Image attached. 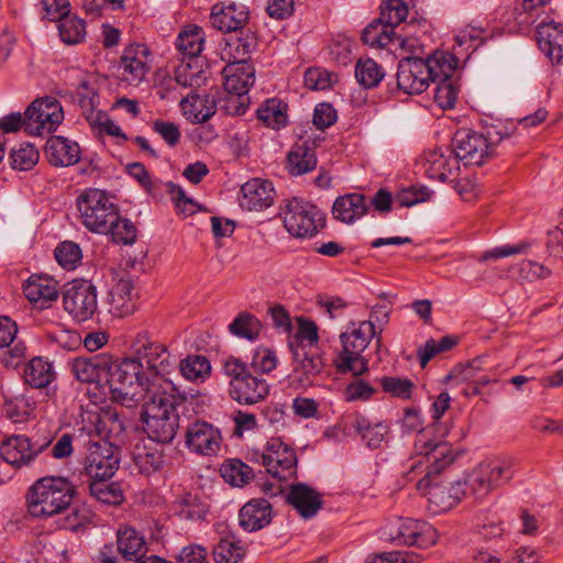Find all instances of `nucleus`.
<instances>
[{
    "label": "nucleus",
    "instance_id": "32",
    "mask_svg": "<svg viewBox=\"0 0 563 563\" xmlns=\"http://www.w3.org/2000/svg\"><path fill=\"white\" fill-rule=\"evenodd\" d=\"M369 205L363 194H346L335 199L332 206L333 218L346 224H352L368 211Z\"/></svg>",
    "mask_w": 563,
    "mask_h": 563
},
{
    "label": "nucleus",
    "instance_id": "54",
    "mask_svg": "<svg viewBox=\"0 0 563 563\" xmlns=\"http://www.w3.org/2000/svg\"><path fill=\"white\" fill-rule=\"evenodd\" d=\"M277 365L278 357L274 350L261 345L253 351L250 366L255 373L268 374L273 372Z\"/></svg>",
    "mask_w": 563,
    "mask_h": 563
},
{
    "label": "nucleus",
    "instance_id": "28",
    "mask_svg": "<svg viewBox=\"0 0 563 563\" xmlns=\"http://www.w3.org/2000/svg\"><path fill=\"white\" fill-rule=\"evenodd\" d=\"M272 521V505L264 498L247 501L239 512V523L244 531L254 532Z\"/></svg>",
    "mask_w": 563,
    "mask_h": 563
},
{
    "label": "nucleus",
    "instance_id": "64",
    "mask_svg": "<svg viewBox=\"0 0 563 563\" xmlns=\"http://www.w3.org/2000/svg\"><path fill=\"white\" fill-rule=\"evenodd\" d=\"M175 80L185 88H192L200 86L201 81L205 80V76L203 73L198 67L195 68L191 63L183 62L175 70Z\"/></svg>",
    "mask_w": 563,
    "mask_h": 563
},
{
    "label": "nucleus",
    "instance_id": "9",
    "mask_svg": "<svg viewBox=\"0 0 563 563\" xmlns=\"http://www.w3.org/2000/svg\"><path fill=\"white\" fill-rule=\"evenodd\" d=\"M222 371L230 378L229 394L240 405H255L269 394L266 379L253 375L249 365L240 358L230 356L223 361Z\"/></svg>",
    "mask_w": 563,
    "mask_h": 563
},
{
    "label": "nucleus",
    "instance_id": "62",
    "mask_svg": "<svg viewBox=\"0 0 563 563\" xmlns=\"http://www.w3.org/2000/svg\"><path fill=\"white\" fill-rule=\"evenodd\" d=\"M7 415L15 422L27 419L34 411V402L26 396H16L4 404Z\"/></svg>",
    "mask_w": 563,
    "mask_h": 563
},
{
    "label": "nucleus",
    "instance_id": "17",
    "mask_svg": "<svg viewBox=\"0 0 563 563\" xmlns=\"http://www.w3.org/2000/svg\"><path fill=\"white\" fill-rule=\"evenodd\" d=\"M150 55V49L144 44L128 45L118 64L120 78L130 85L143 81L151 69Z\"/></svg>",
    "mask_w": 563,
    "mask_h": 563
},
{
    "label": "nucleus",
    "instance_id": "33",
    "mask_svg": "<svg viewBox=\"0 0 563 563\" xmlns=\"http://www.w3.org/2000/svg\"><path fill=\"white\" fill-rule=\"evenodd\" d=\"M287 501L303 518L313 517L322 507V499L318 492L310 486L299 483L292 485L287 495Z\"/></svg>",
    "mask_w": 563,
    "mask_h": 563
},
{
    "label": "nucleus",
    "instance_id": "43",
    "mask_svg": "<svg viewBox=\"0 0 563 563\" xmlns=\"http://www.w3.org/2000/svg\"><path fill=\"white\" fill-rule=\"evenodd\" d=\"M108 478H92L89 485L91 497L97 501L115 506L122 503L123 492L118 483H109Z\"/></svg>",
    "mask_w": 563,
    "mask_h": 563
},
{
    "label": "nucleus",
    "instance_id": "57",
    "mask_svg": "<svg viewBox=\"0 0 563 563\" xmlns=\"http://www.w3.org/2000/svg\"><path fill=\"white\" fill-rule=\"evenodd\" d=\"M55 258L65 269H74L81 261V249L75 242L64 241L57 245Z\"/></svg>",
    "mask_w": 563,
    "mask_h": 563
},
{
    "label": "nucleus",
    "instance_id": "4",
    "mask_svg": "<svg viewBox=\"0 0 563 563\" xmlns=\"http://www.w3.org/2000/svg\"><path fill=\"white\" fill-rule=\"evenodd\" d=\"M373 339L378 352L383 345L382 329L376 331L373 321L353 322L350 330L340 334L342 349L333 360L336 372L354 377L368 373L369 358L364 353Z\"/></svg>",
    "mask_w": 563,
    "mask_h": 563
},
{
    "label": "nucleus",
    "instance_id": "38",
    "mask_svg": "<svg viewBox=\"0 0 563 563\" xmlns=\"http://www.w3.org/2000/svg\"><path fill=\"white\" fill-rule=\"evenodd\" d=\"M257 119L273 130L287 124V104L278 99H268L257 109Z\"/></svg>",
    "mask_w": 563,
    "mask_h": 563
},
{
    "label": "nucleus",
    "instance_id": "26",
    "mask_svg": "<svg viewBox=\"0 0 563 563\" xmlns=\"http://www.w3.org/2000/svg\"><path fill=\"white\" fill-rule=\"evenodd\" d=\"M23 292L34 307L46 309L58 298V284L49 276H31L23 286Z\"/></svg>",
    "mask_w": 563,
    "mask_h": 563
},
{
    "label": "nucleus",
    "instance_id": "39",
    "mask_svg": "<svg viewBox=\"0 0 563 563\" xmlns=\"http://www.w3.org/2000/svg\"><path fill=\"white\" fill-rule=\"evenodd\" d=\"M362 40L365 44L379 48L386 47L395 41H400L396 37L395 29L380 21V18L364 29Z\"/></svg>",
    "mask_w": 563,
    "mask_h": 563
},
{
    "label": "nucleus",
    "instance_id": "29",
    "mask_svg": "<svg viewBox=\"0 0 563 563\" xmlns=\"http://www.w3.org/2000/svg\"><path fill=\"white\" fill-rule=\"evenodd\" d=\"M225 92L246 93L255 81V69L245 59L228 64L223 70Z\"/></svg>",
    "mask_w": 563,
    "mask_h": 563
},
{
    "label": "nucleus",
    "instance_id": "7",
    "mask_svg": "<svg viewBox=\"0 0 563 563\" xmlns=\"http://www.w3.org/2000/svg\"><path fill=\"white\" fill-rule=\"evenodd\" d=\"M457 59L449 53L435 52L428 58L408 57L398 64L397 86L408 95H419L439 76L454 74Z\"/></svg>",
    "mask_w": 563,
    "mask_h": 563
},
{
    "label": "nucleus",
    "instance_id": "48",
    "mask_svg": "<svg viewBox=\"0 0 563 563\" xmlns=\"http://www.w3.org/2000/svg\"><path fill=\"white\" fill-rule=\"evenodd\" d=\"M452 76L453 74L439 76V79L437 80L433 98L434 102L442 109L454 108L457 100L460 87Z\"/></svg>",
    "mask_w": 563,
    "mask_h": 563
},
{
    "label": "nucleus",
    "instance_id": "56",
    "mask_svg": "<svg viewBox=\"0 0 563 563\" xmlns=\"http://www.w3.org/2000/svg\"><path fill=\"white\" fill-rule=\"evenodd\" d=\"M181 375L188 380L203 378L210 372V363L205 356H188L179 364Z\"/></svg>",
    "mask_w": 563,
    "mask_h": 563
},
{
    "label": "nucleus",
    "instance_id": "21",
    "mask_svg": "<svg viewBox=\"0 0 563 563\" xmlns=\"http://www.w3.org/2000/svg\"><path fill=\"white\" fill-rule=\"evenodd\" d=\"M317 142L311 137H300L290 148L286 158V169L292 176L312 172L318 164Z\"/></svg>",
    "mask_w": 563,
    "mask_h": 563
},
{
    "label": "nucleus",
    "instance_id": "3",
    "mask_svg": "<svg viewBox=\"0 0 563 563\" xmlns=\"http://www.w3.org/2000/svg\"><path fill=\"white\" fill-rule=\"evenodd\" d=\"M130 349L131 356L152 380V391H174L177 388L173 379L177 374L176 360L165 344L154 340L147 331H141L131 340Z\"/></svg>",
    "mask_w": 563,
    "mask_h": 563
},
{
    "label": "nucleus",
    "instance_id": "40",
    "mask_svg": "<svg viewBox=\"0 0 563 563\" xmlns=\"http://www.w3.org/2000/svg\"><path fill=\"white\" fill-rule=\"evenodd\" d=\"M173 509L176 516L185 520H202L207 512V506L191 493H186L179 496L173 504Z\"/></svg>",
    "mask_w": 563,
    "mask_h": 563
},
{
    "label": "nucleus",
    "instance_id": "16",
    "mask_svg": "<svg viewBox=\"0 0 563 563\" xmlns=\"http://www.w3.org/2000/svg\"><path fill=\"white\" fill-rule=\"evenodd\" d=\"M257 461L266 472L279 481L292 478L297 473L296 452L279 438H271Z\"/></svg>",
    "mask_w": 563,
    "mask_h": 563
},
{
    "label": "nucleus",
    "instance_id": "55",
    "mask_svg": "<svg viewBox=\"0 0 563 563\" xmlns=\"http://www.w3.org/2000/svg\"><path fill=\"white\" fill-rule=\"evenodd\" d=\"M382 389L391 397L404 400L412 397L415 384L409 378H400L396 376H384L380 378Z\"/></svg>",
    "mask_w": 563,
    "mask_h": 563
},
{
    "label": "nucleus",
    "instance_id": "45",
    "mask_svg": "<svg viewBox=\"0 0 563 563\" xmlns=\"http://www.w3.org/2000/svg\"><path fill=\"white\" fill-rule=\"evenodd\" d=\"M462 487L466 489V497H474L482 499L487 496L492 490L489 479L484 473L482 466L478 464L472 472L467 473L463 479L457 481Z\"/></svg>",
    "mask_w": 563,
    "mask_h": 563
},
{
    "label": "nucleus",
    "instance_id": "15",
    "mask_svg": "<svg viewBox=\"0 0 563 563\" xmlns=\"http://www.w3.org/2000/svg\"><path fill=\"white\" fill-rule=\"evenodd\" d=\"M51 444L52 438L40 440L23 434L12 435L2 441L0 455L15 468L27 467L33 465Z\"/></svg>",
    "mask_w": 563,
    "mask_h": 563
},
{
    "label": "nucleus",
    "instance_id": "1",
    "mask_svg": "<svg viewBox=\"0 0 563 563\" xmlns=\"http://www.w3.org/2000/svg\"><path fill=\"white\" fill-rule=\"evenodd\" d=\"M415 450L417 454L424 456L428 463V472L418 481L417 489L428 496L434 512L446 511L466 497V489L457 481L450 485L432 481L433 475L441 473L455 461L456 453L451 444L445 441L434 442L430 440L428 433H422L415 441Z\"/></svg>",
    "mask_w": 563,
    "mask_h": 563
},
{
    "label": "nucleus",
    "instance_id": "8",
    "mask_svg": "<svg viewBox=\"0 0 563 563\" xmlns=\"http://www.w3.org/2000/svg\"><path fill=\"white\" fill-rule=\"evenodd\" d=\"M179 390H161L144 400L143 422L144 430L157 444L173 441L179 427V417L176 407L179 402Z\"/></svg>",
    "mask_w": 563,
    "mask_h": 563
},
{
    "label": "nucleus",
    "instance_id": "60",
    "mask_svg": "<svg viewBox=\"0 0 563 563\" xmlns=\"http://www.w3.org/2000/svg\"><path fill=\"white\" fill-rule=\"evenodd\" d=\"M479 465L487 475L493 489L507 483L514 476L512 467L506 462H489Z\"/></svg>",
    "mask_w": 563,
    "mask_h": 563
},
{
    "label": "nucleus",
    "instance_id": "37",
    "mask_svg": "<svg viewBox=\"0 0 563 563\" xmlns=\"http://www.w3.org/2000/svg\"><path fill=\"white\" fill-rule=\"evenodd\" d=\"M296 362L295 372L301 371L307 377L316 376L323 369L324 363L317 346H307L303 342L291 345Z\"/></svg>",
    "mask_w": 563,
    "mask_h": 563
},
{
    "label": "nucleus",
    "instance_id": "41",
    "mask_svg": "<svg viewBox=\"0 0 563 563\" xmlns=\"http://www.w3.org/2000/svg\"><path fill=\"white\" fill-rule=\"evenodd\" d=\"M353 429L362 437L367 446L376 449L380 446L388 432V427L384 423L371 424L369 421L361 415H355Z\"/></svg>",
    "mask_w": 563,
    "mask_h": 563
},
{
    "label": "nucleus",
    "instance_id": "14",
    "mask_svg": "<svg viewBox=\"0 0 563 563\" xmlns=\"http://www.w3.org/2000/svg\"><path fill=\"white\" fill-rule=\"evenodd\" d=\"M64 120L59 101L54 97L34 100L25 111L24 131L30 135L51 133Z\"/></svg>",
    "mask_w": 563,
    "mask_h": 563
},
{
    "label": "nucleus",
    "instance_id": "42",
    "mask_svg": "<svg viewBox=\"0 0 563 563\" xmlns=\"http://www.w3.org/2000/svg\"><path fill=\"white\" fill-rule=\"evenodd\" d=\"M183 109L188 118L195 123L208 121L216 113V100L208 96H192L191 100L181 101Z\"/></svg>",
    "mask_w": 563,
    "mask_h": 563
},
{
    "label": "nucleus",
    "instance_id": "58",
    "mask_svg": "<svg viewBox=\"0 0 563 563\" xmlns=\"http://www.w3.org/2000/svg\"><path fill=\"white\" fill-rule=\"evenodd\" d=\"M407 15L408 7L404 0H386L379 18L395 29L406 20Z\"/></svg>",
    "mask_w": 563,
    "mask_h": 563
},
{
    "label": "nucleus",
    "instance_id": "30",
    "mask_svg": "<svg viewBox=\"0 0 563 563\" xmlns=\"http://www.w3.org/2000/svg\"><path fill=\"white\" fill-rule=\"evenodd\" d=\"M249 20V11L245 5L230 3L220 8H212L210 22L217 30L228 33L242 29Z\"/></svg>",
    "mask_w": 563,
    "mask_h": 563
},
{
    "label": "nucleus",
    "instance_id": "11",
    "mask_svg": "<svg viewBox=\"0 0 563 563\" xmlns=\"http://www.w3.org/2000/svg\"><path fill=\"white\" fill-rule=\"evenodd\" d=\"M501 136L494 137L490 131L482 134L475 131L460 130L454 134L452 146L454 155L464 165L481 166L495 155L496 145Z\"/></svg>",
    "mask_w": 563,
    "mask_h": 563
},
{
    "label": "nucleus",
    "instance_id": "51",
    "mask_svg": "<svg viewBox=\"0 0 563 563\" xmlns=\"http://www.w3.org/2000/svg\"><path fill=\"white\" fill-rule=\"evenodd\" d=\"M384 75L382 67L372 58L360 59L355 65V77L365 88L376 87Z\"/></svg>",
    "mask_w": 563,
    "mask_h": 563
},
{
    "label": "nucleus",
    "instance_id": "5",
    "mask_svg": "<svg viewBox=\"0 0 563 563\" xmlns=\"http://www.w3.org/2000/svg\"><path fill=\"white\" fill-rule=\"evenodd\" d=\"M76 493V486L67 477H41L26 492L27 512L37 519L62 515L69 509Z\"/></svg>",
    "mask_w": 563,
    "mask_h": 563
},
{
    "label": "nucleus",
    "instance_id": "50",
    "mask_svg": "<svg viewBox=\"0 0 563 563\" xmlns=\"http://www.w3.org/2000/svg\"><path fill=\"white\" fill-rule=\"evenodd\" d=\"M245 554L241 541L232 538H223L213 550V559L217 563H239Z\"/></svg>",
    "mask_w": 563,
    "mask_h": 563
},
{
    "label": "nucleus",
    "instance_id": "6",
    "mask_svg": "<svg viewBox=\"0 0 563 563\" xmlns=\"http://www.w3.org/2000/svg\"><path fill=\"white\" fill-rule=\"evenodd\" d=\"M151 384L152 380L145 375L142 365L132 356L120 362L112 357L106 384L112 401L132 408L159 391H152Z\"/></svg>",
    "mask_w": 563,
    "mask_h": 563
},
{
    "label": "nucleus",
    "instance_id": "2",
    "mask_svg": "<svg viewBox=\"0 0 563 563\" xmlns=\"http://www.w3.org/2000/svg\"><path fill=\"white\" fill-rule=\"evenodd\" d=\"M80 223L91 233L109 235L118 244H133L136 227L122 218L119 208L104 190L87 188L76 198Z\"/></svg>",
    "mask_w": 563,
    "mask_h": 563
},
{
    "label": "nucleus",
    "instance_id": "63",
    "mask_svg": "<svg viewBox=\"0 0 563 563\" xmlns=\"http://www.w3.org/2000/svg\"><path fill=\"white\" fill-rule=\"evenodd\" d=\"M220 109L230 115L244 114L250 106V97L242 92H225L219 100Z\"/></svg>",
    "mask_w": 563,
    "mask_h": 563
},
{
    "label": "nucleus",
    "instance_id": "35",
    "mask_svg": "<svg viewBox=\"0 0 563 563\" xmlns=\"http://www.w3.org/2000/svg\"><path fill=\"white\" fill-rule=\"evenodd\" d=\"M97 439L120 442L125 432V419L115 409L108 408L96 415Z\"/></svg>",
    "mask_w": 563,
    "mask_h": 563
},
{
    "label": "nucleus",
    "instance_id": "10",
    "mask_svg": "<svg viewBox=\"0 0 563 563\" xmlns=\"http://www.w3.org/2000/svg\"><path fill=\"white\" fill-rule=\"evenodd\" d=\"M279 216L285 229L296 238L313 236L325 223L324 214L317 206L299 198L286 200Z\"/></svg>",
    "mask_w": 563,
    "mask_h": 563
},
{
    "label": "nucleus",
    "instance_id": "36",
    "mask_svg": "<svg viewBox=\"0 0 563 563\" xmlns=\"http://www.w3.org/2000/svg\"><path fill=\"white\" fill-rule=\"evenodd\" d=\"M56 374L52 363L47 360L35 356L31 358L23 368L24 383L32 388H47L55 380Z\"/></svg>",
    "mask_w": 563,
    "mask_h": 563
},
{
    "label": "nucleus",
    "instance_id": "27",
    "mask_svg": "<svg viewBox=\"0 0 563 563\" xmlns=\"http://www.w3.org/2000/svg\"><path fill=\"white\" fill-rule=\"evenodd\" d=\"M137 292L130 278H121L109 292V312L118 318L132 314L136 309Z\"/></svg>",
    "mask_w": 563,
    "mask_h": 563
},
{
    "label": "nucleus",
    "instance_id": "19",
    "mask_svg": "<svg viewBox=\"0 0 563 563\" xmlns=\"http://www.w3.org/2000/svg\"><path fill=\"white\" fill-rule=\"evenodd\" d=\"M112 355L100 353L89 357L78 356L69 363L73 375L81 383L107 384Z\"/></svg>",
    "mask_w": 563,
    "mask_h": 563
},
{
    "label": "nucleus",
    "instance_id": "44",
    "mask_svg": "<svg viewBox=\"0 0 563 563\" xmlns=\"http://www.w3.org/2000/svg\"><path fill=\"white\" fill-rule=\"evenodd\" d=\"M223 479L232 486L242 487L253 478L252 467L239 459L225 460L220 466Z\"/></svg>",
    "mask_w": 563,
    "mask_h": 563
},
{
    "label": "nucleus",
    "instance_id": "12",
    "mask_svg": "<svg viewBox=\"0 0 563 563\" xmlns=\"http://www.w3.org/2000/svg\"><path fill=\"white\" fill-rule=\"evenodd\" d=\"M63 308L78 323L91 320L98 311L96 286L86 279H74L63 290Z\"/></svg>",
    "mask_w": 563,
    "mask_h": 563
},
{
    "label": "nucleus",
    "instance_id": "13",
    "mask_svg": "<svg viewBox=\"0 0 563 563\" xmlns=\"http://www.w3.org/2000/svg\"><path fill=\"white\" fill-rule=\"evenodd\" d=\"M85 446V468L87 474L91 478L112 477L120 464L118 444L108 440H99L96 435L90 434Z\"/></svg>",
    "mask_w": 563,
    "mask_h": 563
},
{
    "label": "nucleus",
    "instance_id": "22",
    "mask_svg": "<svg viewBox=\"0 0 563 563\" xmlns=\"http://www.w3.org/2000/svg\"><path fill=\"white\" fill-rule=\"evenodd\" d=\"M537 42L542 53L554 64L563 60V23L542 20L537 25Z\"/></svg>",
    "mask_w": 563,
    "mask_h": 563
},
{
    "label": "nucleus",
    "instance_id": "59",
    "mask_svg": "<svg viewBox=\"0 0 563 563\" xmlns=\"http://www.w3.org/2000/svg\"><path fill=\"white\" fill-rule=\"evenodd\" d=\"M514 274L521 279L533 282L537 279H547L552 275V271L531 260H523L512 267Z\"/></svg>",
    "mask_w": 563,
    "mask_h": 563
},
{
    "label": "nucleus",
    "instance_id": "23",
    "mask_svg": "<svg viewBox=\"0 0 563 563\" xmlns=\"http://www.w3.org/2000/svg\"><path fill=\"white\" fill-rule=\"evenodd\" d=\"M275 197L273 184L266 179L253 178L241 187V208L261 211L272 206Z\"/></svg>",
    "mask_w": 563,
    "mask_h": 563
},
{
    "label": "nucleus",
    "instance_id": "52",
    "mask_svg": "<svg viewBox=\"0 0 563 563\" xmlns=\"http://www.w3.org/2000/svg\"><path fill=\"white\" fill-rule=\"evenodd\" d=\"M77 99L81 112L87 121L96 119L99 111L96 110L98 106V93L96 88L90 85L88 80H81L77 87Z\"/></svg>",
    "mask_w": 563,
    "mask_h": 563
},
{
    "label": "nucleus",
    "instance_id": "31",
    "mask_svg": "<svg viewBox=\"0 0 563 563\" xmlns=\"http://www.w3.org/2000/svg\"><path fill=\"white\" fill-rule=\"evenodd\" d=\"M45 155L51 165L66 167L79 161L80 147L76 142L69 139L52 136L46 142Z\"/></svg>",
    "mask_w": 563,
    "mask_h": 563
},
{
    "label": "nucleus",
    "instance_id": "25",
    "mask_svg": "<svg viewBox=\"0 0 563 563\" xmlns=\"http://www.w3.org/2000/svg\"><path fill=\"white\" fill-rule=\"evenodd\" d=\"M401 545L428 549L438 541V531L427 521L400 518Z\"/></svg>",
    "mask_w": 563,
    "mask_h": 563
},
{
    "label": "nucleus",
    "instance_id": "53",
    "mask_svg": "<svg viewBox=\"0 0 563 563\" xmlns=\"http://www.w3.org/2000/svg\"><path fill=\"white\" fill-rule=\"evenodd\" d=\"M38 157L40 153L34 145L30 143L20 144L10 154L11 166L18 170H30L36 165Z\"/></svg>",
    "mask_w": 563,
    "mask_h": 563
},
{
    "label": "nucleus",
    "instance_id": "47",
    "mask_svg": "<svg viewBox=\"0 0 563 563\" xmlns=\"http://www.w3.org/2000/svg\"><path fill=\"white\" fill-rule=\"evenodd\" d=\"M203 31L199 26H192L179 33L176 40V47L184 57H197L203 46Z\"/></svg>",
    "mask_w": 563,
    "mask_h": 563
},
{
    "label": "nucleus",
    "instance_id": "61",
    "mask_svg": "<svg viewBox=\"0 0 563 563\" xmlns=\"http://www.w3.org/2000/svg\"><path fill=\"white\" fill-rule=\"evenodd\" d=\"M68 510L60 521V528L76 532L91 522L92 514L85 506L69 507Z\"/></svg>",
    "mask_w": 563,
    "mask_h": 563
},
{
    "label": "nucleus",
    "instance_id": "34",
    "mask_svg": "<svg viewBox=\"0 0 563 563\" xmlns=\"http://www.w3.org/2000/svg\"><path fill=\"white\" fill-rule=\"evenodd\" d=\"M117 547L122 558L128 561L140 563L146 556L147 545L145 539L134 528L124 527L118 530Z\"/></svg>",
    "mask_w": 563,
    "mask_h": 563
},
{
    "label": "nucleus",
    "instance_id": "20",
    "mask_svg": "<svg viewBox=\"0 0 563 563\" xmlns=\"http://www.w3.org/2000/svg\"><path fill=\"white\" fill-rule=\"evenodd\" d=\"M132 461L134 468L142 475L161 472L166 465L164 448L152 440H142L134 445Z\"/></svg>",
    "mask_w": 563,
    "mask_h": 563
},
{
    "label": "nucleus",
    "instance_id": "49",
    "mask_svg": "<svg viewBox=\"0 0 563 563\" xmlns=\"http://www.w3.org/2000/svg\"><path fill=\"white\" fill-rule=\"evenodd\" d=\"M60 40L67 45H75L86 36V22L76 15H66L58 25Z\"/></svg>",
    "mask_w": 563,
    "mask_h": 563
},
{
    "label": "nucleus",
    "instance_id": "24",
    "mask_svg": "<svg viewBox=\"0 0 563 563\" xmlns=\"http://www.w3.org/2000/svg\"><path fill=\"white\" fill-rule=\"evenodd\" d=\"M422 168L430 179L441 183L453 181L459 174L460 162L451 152L445 154L435 150L426 153Z\"/></svg>",
    "mask_w": 563,
    "mask_h": 563
},
{
    "label": "nucleus",
    "instance_id": "46",
    "mask_svg": "<svg viewBox=\"0 0 563 563\" xmlns=\"http://www.w3.org/2000/svg\"><path fill=\"white\" fill-rule=\"evenodd\" d=\"M261 321L252 313L243 311L229 324V331L239 338L254 341L260 336Z\"/></svg>",
    "mask_w": 563,
    "mask_h": 563
},
{
    "label": "nucleus",
    "instance_id": "18",
    "mask_svg": "<svg viewBox=\"0 0 563 563\" xmlns=\"http://www.w3.org/2000/svg\"><path fill=\"white\" fill-rule=\"evenodd\" d=\"M222 435L207 421L197 420L186 430V445L191 452L203 456L217 455L221 449Z\"/></svg>",
    "mask_w": 563,
    "mask_h": 563
}]
</instances>
